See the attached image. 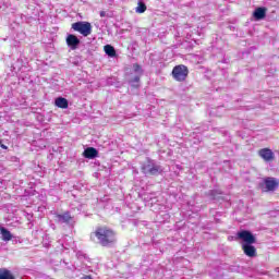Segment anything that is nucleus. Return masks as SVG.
<instances>
[{
  "label": "nucleus",
  "instance_id": "22",
  "mask_svg": "<svg viewBox=\"0 0 279 279\" xmlns=\"http://www.w3.org/2000/svg\"><path fill=\"white\" fill-rule=\"evenodd\" d=\"M100 16L104 19V16H106V11H100Z\"/></svg>",
  "mask_w": 279,
  "mask_h": 279
},
{
  "label": "nucleus",
  "instance_id": "10",
  "mask_svg": "<svg viewBox=\"0 0 279 279\" xmlns=\"http://www.w3.org/2000/svg\"><path fill=\"white\" fill-rule=\"evenodd\" d=\"M253 16L255 21H263V19L267 16V9L263 7L255 9V11L253 12Z\"/></svg>",
  "mask_w": 279,
  "mask_h": 279
},
{
  "label": "nucleus",
  "instance_id": "9",
  "mask_svg": "<svg viewBox=\"0 0 279 279\" xmlns=\"http://www.w3.org/2000/svg\"><path fill=\"white\" fill-rule=\"evenodd\" d=\"M258 155L260 156V158H263V160H266V162L274 160V151L269 148L260 149Z\"/></svg>",
  "mask_w": 279,
  "mask_h": 279
},
{
  "label": "nucleus",
  "instance_id": "16",
  "mask_svg": "<svg viewBox=\"0 0 279 279\" xmlns=\"http://www.w3.org/2000/svg\"><path fill=\"white\" fill-rule=\"evenodd\" d=\"M104 49L105 53H107V56H109L110 58H114L117 56V50L114 49V47L106 45Z\"/></svg>",
  "mask_w": 279,
  "mask_h": 279
},
{
  "label": "nucleus",
  "instance_id": "3",
  "mask_svg": "<svg viewBox=\"0 0 279 279\" xmlns=\"http://www.w3.org/2000/svg\"><path fill=\"white\" fill-rule=\"evenodd\" d=\"M172 77L175 82H186V77H189V68L184 64L175 65L172 69Z\"/></svg>",
  "mask_w": 279,
  "mask_h": 279
},
{
  "label": "nucleus",
  "instance_id": "12",
  "mask_svg": "<svg viewBox=\"0 0 279 279\" xmlns=\"http://www.w3.org/2000/svg\"><path fill=\"white\" fill-rule=\"evenodd\" d=\"M265 186L267 191H276L278 189V181L274 178L265 179Z\"/></svg>",
  "mask_w": 279,
  "mask_h": 279
},
{
  "label": "nucleus",
  "instance_id": "24",
  "mask_svg": "<svg viewBox=\"0 0 279 279\" xmlns=\"http://www.w3.org/2000/svg\"><path fill=\"white\" fill-rule=\"evenodd\" d=\"M133 86H134L135 88H138L140 85L137 84V85H133Z\"/></svg>",
  "mask_w": 279,
  "mask_h": 279
},
{
  "label": "nucleus",
  "instance_id": "23",
  "mask_svg": "<svg viewBox=\"0 0 279 279\" xmlns=\"http://www.w3.org/2000/svg\"><path fill=\"white\" fill-rule=\"evenodd\" d=\"M83 279H93V277L90 275H87V276L83 277Z\"/></svg>",
  "mask_w": 279,
  "mask_h": 279
},
{
  "label": "nucleus",
  "instance_id": "25",
  "mask_svg": "<svg viewBox=\"0 0 279 279\" xmlns=\"http://www.w3.org/2000/svg\"><path fill=\"white\" fill-rule=\"evenodd\" d=\"M142 169H143L144 173H147V171H145V168H142Z\"/></svg>",
  "mask_w": 279,
  "mask_h": 279
},
{
  "label": "nucleus",
  "instance_id": "13",
  "mask_svg": "<svg viewBox=\"0 0 279 279\" xmlns=\"http://www.w3.org/2000/svg\"><path fill=\"white\" fill-rule=\"evenodd\" d=\"M0 279H16V277L10 269L0 268Z\"/></svg>",
  "mask_w": 279,
  "mask_h": 279
},
{
  "label": "nucleus",
  "instance_id": "2",
  "mask_svg": "<svg viewBox=\"0 0 279 279\" xmlns=\"http://www.w3.org/2000/svg\"><path fill=\"white\" fill-rule=\"evenodd\" d=\"M71 28L74 32H78V34H81L85 38L93 34V25L90 24V22H76L71 25Z\"/></svg>",
  "mask_w": 279,
  "mask_h": 279
},
{
  "label": "nucleus",
  "instance_id": "17",
  "mask_svg": "<svg viewBox=\"0 0 279 279\" xmlns=\"http://www.w3.org/2000/svg\"><path fill=\"white\" fill-rule=\"evenodd\" d=\"M146 11H147V5L145 4V2H138V5L136 8L137 14H144V12Z\"/></svg>",
  "mask_w": 279,
  "mask_h": 279
},
{
  "label": "nucleus",
  "instance_id": "26",
  "mask_svg": "<svg viewBox=\"0 0 279 279\" xmlns=\"http://www.w3.org/2000/svg\"><path fill=\"white\" fill-rule=\"evenodd\" d=\"M226 165H228V161H225Z\"/></svg>",
  "mask_w": 279,
  "mask_h": 279
},
{
  "label": "nucleus",
  "instance_id": "1",
  "mask_svg": "<svg viewBox=\"0 0 279 279\" xmlns=\"http://www.w3.org/2000/svg\"><path fill=\"white\" fill-rule=\"evenodd\" d=\"M95 236L102 247H110V245L117 243V232L108 226L97 227L96 230L90 233V240L93 241Z\"/></svg>",
  "mask_w": 279,
  "mask_h": 279
},
{
  "label": "nucleus",
  "instance_id": "21",
  "mask_svg": "<svg viewBox=\"0 0 279 279\" xmlns=\"http://www.w3.org/2000/svg\"><path fill=\"white\" fill-rule=\"evenodd\" d=\"M0 147L1 149H8V146H5V144H3V141L0 140Z\"/></svg>",
  "mask_w": 279,
  "mask_h": 279
},
{
  "label": "nucleus",
  "instance_id": "4",
  "mask_svg": "<svg viewBox=\"0 0 279 279\" xmlns=\"http://www.w3.org/2000/svg\"><path fill=\"white\" fill-rule=\"evenodd\" d=\"M236 236H238V239H240L241 241L244 242L243 245L256 243V238L254 236V234H252V232H250L247 230H242V231L238 232Z\"/></svg>",
  "mask_w": 279,
  "mask_h": 279
},
{
  "label": "nucleus",
  "instance_id": "5",
  "mask_svg": "<svg viewBox=\"0 0 279 279\" xmlns=\"http://www.w3.org/2000/svg\"><path fill=\"white\" fill-rule=\"evenodd\" d=\"M56 221L58 223H71L73 220V216H71V211H64L63 214H56Z\"/></svg>",
  "mask_w": 279,
  "mask_h": 279
},
{
  "label": "nucleus",
  "instance_id": "6",
  "mask_svg": "<svg viewBox=\"0 0 279 279\" xmlns=\"http://www.w3.org/2000/svg\"><path fill=\"white\" fill-rule=\"evenodd\" d=\"M65 43L72 50H75L77 47H80V38L73 34L68 35Z\"/></svg>",
  "mask_w": 279,
  "mask_h": 279
},
{
  "label": "nucleus",
  "instance_id": "8",
  "mask_svg": "<svg viewBox=\"0 0 279 279\" xmlns=\"http://www.w3.org/2000/svg\"><path fill=\"white\" fill-rule=\"evenodd\" d=\"M84 158H88V160H94V158H97L99 156V151L95 147H87L83 151Z\"/></svg>",
  "mask_w": 279,
  "mask_h": 279
},
{
  "label": "nucleus",
  "instance_id": "20",
  "mask_svg": "<svg viewBox=\"0 0 279 279\" xmlns=\"http://www.w3.org/2000/svg\"><path fill=\"white\" fill-rule=\"evenodd\" d=\"M133 69H134V71L138 72V71H141L142 68H141V65L138 63H135L133 65Z\"/></svg>",
  "mask_w": 279,
  "mask_h": 279
},
{
  "label": "nucleus",
  "instance_id": "7",
  "mask_svg": "<svg viewBox=\"0 0 279 279\" xmlns=\"http://www.w3.org/2000/svg\"><path fill=\"white\" fill-rule=\"evenodd\" d=\"M210 197L214 202H230V196L221 192L211 191Z\"/></svg>",
  "mask_w": 279,
  "mask_h": 279
},
{
  "label": "nucleus",
  "instance_id": "11",
  "mask_svg": "<svg viewBox=\"0 0 279 279\" xmlns=\"http://www.w3.org/2000/svg\"><path fill=\"white\" fill-rule=\"evenodd\" d=\"M242 250L246 256L254 258L256 256V247L253 244H242Z\"/></svg>",
  "mask_w": 279,
  "mask_h": 279
},
{
  "label": "nucleus",
  "instance_id": "19",
  "mask_svg": "<svg viewBox=\"0 0 279 279\" xmlns=\"http://www.w3.org/2000/svg\"><path fill=\"white\" fill-rule=\"evenodd\" d=\"M138 82H141V76H134V77L131 80V84H138Z\"/></svg>",
  "mask_w": 279,
  "mask_h": 279
},
{
  "label": "nucleus",
  "instance_id": "14",
  "mask_svg": "<svg viewBox=\"0 0 279 279\" xmlns=\"http://www.w3.org/2000/svg\"><path fill=\"white\" fill-rule=\"evenodd\" d=\"M54 106H57V108L66 109L69 108V100H66V98L63 97H58L54 100Z\"/></svg>",
  "mask_w": 279,
  "mask_h": 279
},
{
  "label": "nucleus",
  "instance_id": "15",
  "mask_svg": "<svg viewBox=\"0 0 279 279\" xmlns=\"http://www.w3.org/2000/svg\"><path fill=\"white\" fill-rule=\"evenodd\" d=\"M0 233L2 236V241H12V233L10 232V230L0 227Z\"/></svg>",
  "mask_w": 279,
  "mask_h": 279
},
{
  "label": "nucleus",
  "instance_id": "18",
  "mask_svg": "<svg viewBox=\"0 0 279 279\" xmlns=\"http://www.w3.org/2000/svg\"><path fill=\"white\" fill-rule=\"evenodd\" d=\"M158 173H160V166H153L148 170L149 175H158Z\"/></svg>",
  "mask_w": 279,
  "mask_h": 279
}]
</instances>
